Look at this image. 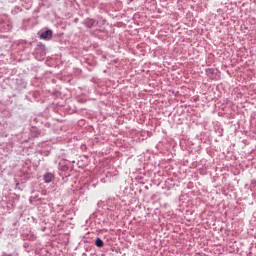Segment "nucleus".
<instances>
[{
    "mask_svg": "<svg viewBox=\"0 0 256 256\" xmlns=\"http://www.w3.org/2000/svg\"><path fill=\"white\" fill-rule=\"evenodd\" d=\"M130 2H132L133 0H129Z\"/></svg>",
    "mask_w": 256,
    "mask_h": 256,
    "instance_id": "39448f33",
    "label": "nucleus"
},
{
    "mask_svg": "<svg viewBox=\"0 0 256 256\" xmlns=\"http://www.w3.org/2000/svg\"><path fill=\"white\" fill-rule=\"evenodd\" d=\"M53 37V31L46 30L40 35V39H51Z\"/></svg>",
    "mask_w": 256,
    "mask_h": 256,
    "instance_id": "f03ea898",
    "label": "nucleus"
},
{
    "mask_svg": "<svg viewBox=\"0 0 256 256\" xmlns=\"http://www.w3.org/2000/svg\"><path fill=\"white\" fill-rule=\"evenodd\" d=\"M53 179H55V175H53V173L48 172L46 174H44L43 176V180L46 183H51V181H53Z\"/></svg>",
    "mask_w": 256,
    "mask_h": 256,
    "instance_id": "f257e3e1",
    "label": "nucleus"
},
{
    "mask_svg": "<svg viewBox=\"0 0 256 256\" xmlns=\"http://www.w3.org/2000/svg\"><path fill=\"white\" fill-rule=\"evenodd\" d=\"M85 25H86V27L91 29V27H93V25H95V20H93V19H86L85 20Z\"/></svg>",
    "mask_w": 256,
    "mask_h": 256,
    "instance_id": "7ed1b4c3",
    "label": "nucleus"
},
{
    "mask_svg": "<svg viewBox=\"0 0 256 256\" xmlns=\"http://www.w3.org/2000/svg\"><path fill=\"white\" fill-rule=\"evenodd\" d=\"M95 245L96 247H103L104 245L103 240H101V238H96Z\"/></svg>",
    "mask_w": 256,
    "mask_h": 256,
    "instance_id": "20e7f679",
    "label": "nucleus"
}]
</instances>
